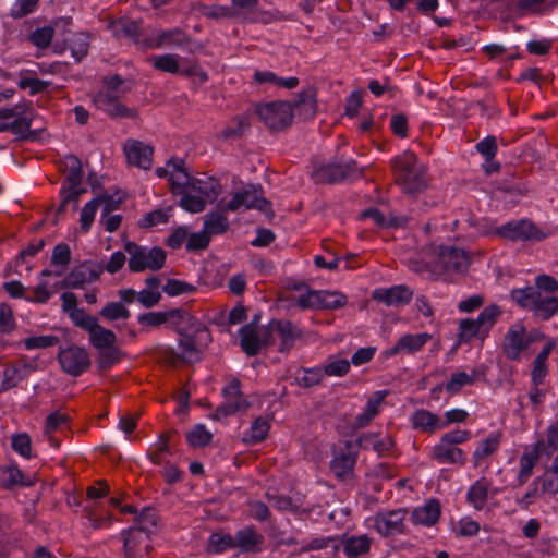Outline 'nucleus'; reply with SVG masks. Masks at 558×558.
Instances as JSON below:
<instances>
[{"mask_svg":"<svg viewBox=\"0 0 558 558\" xmlns=\"http://www.w3.org/2000/svg\"><path fill=\"white\" fill-rule=\"evenodd\" d=\"M511 296L522 307L533 311L544 320L558 311V282L550 276H538L535 287L513 290Z\"/></svg>","mask_w":558,"mask_h":558,"instance_id":"f257e3e1","label":"nucleus"},{"mask_svg":"<svg viewBox=\"0 0 558 558\" xmlns=\"http://www.w3.org/2000/svg\"><path fill=\"white\" fill-rule=\"evenodd\" d=\"M396 182L402 191L409 195H415L427 187L426 172L418 165L416 156L411 151H404L393 160Z\"/></svg>","mask_w":558,"mask_h":558,"instance_id":"f03ea898","label":"nucleus"},{"mask_svg":"<svg viewBox=\"0 0 558 558\" xmlns=\"http://www.w3.org/2000/svg\"><path fill=\"white\" fill-rule=\"evenodd\" d=\"M558 447V421L549 425L547 440L539 439L525 448L520 458V470L517 476L519 485H524L533 475V470L543 456L550 458Z\"/></svg>","mask_w":558,"mask_h":558,"instance_id":"7ed1b4c3","label":"nucleus"},{"mask_svg":"<svg viewBox=\"0 0 558 558\" xmlns=\"http://www.w3.org/2000/svg\"><path fill=\"white\" fill-rule=\"evenodd\" d=\"M126 93L123 80L119 75L104 78V89L94 96L96 107L111 118H135V109L128 108L119 101Z\"/></svg>","mask_w":558,"mask_h":558,"instance_id":"20e7f679","label":"nucleus"},{"mask_svg":"<svg viewBox=\"0 0 558 558\" xmlns=\"http://www.w3.org/2000/svg\"><path fill=\"white\" fill-rule=\"evenodd\" d=\"M59 168L64 175V185L61 190L62 201L58 210L63 211L70 202L77 204L80 196L86 192V189L80 186L83 180V167L76 156H65Z\"/></svg>","mask_w":558,"mask_h":558,"instance_id":"39448f33","label":"nucleus"},{"mask_svg":"<svg viewBox=\"0 0 558 558\" xmlns=\"http://www.w3.org/2000/svg\"><path fill=\"white\" fill-rule=\"evenodd\" d=\"M124 251L129 254V268L133 272H141L146 269L157 271L166 262V252L161 247L146 248L135 242H126Z\"/></svg>","mask_w":558,"mask_h":558,"instance_id":"423d86ee","label":"nucleus"},{"mask_svg":"<svg viewBox=\"0 0 558 558\" xmlns=\"http://www.w3.org/2000/svg\"><path fill=\"white\" fill-rule=\"evenodd\" d=\"M255 113L271 132H280L292 124V104L288 101H271L257 105Z\"/></svg>","mask_w":558,"mask_h":558,"instance_id":"0eeeda50","label":"nucleus"},{"mask_svg":"<svg viewBox=\"0 0 558 558\" xmlns=\"http://www.w3.org/2000/svg\"><path fill=\"white\" fill-rule=\"evenodd\" d=\"M494 233L513 242L542 241L547 238V234L543 230H541L533 221L527 219L507 222L506 225L496 228Z\"/></svg>","mask_w":558,"mask_h":558,"instance_id":"6e6552de","label":"nucleus"},{"mask_svg":"<svg viewBox=\"0 0 558 558\" xmlns=\"http://www.w3.org/2000/svg\"><path fill=\"white\" fill-rule=\"evenodd\" d=\"M434 254L437 257L435 268H440L444 272H464L471 264L469 253L456 246H438L434 248Z\"/></svg>","mask_w":558,"mask_h":558,"instance_id":"1a4fd4ad","label":"nucleus"},{"mask_svg":"<svg viewBox=\"0 0 558 558\" xmlns=\"http://www.w3.org/2000/svg\"><path fill=\"white\" fill-rule=\"evenodd\" d=\"M32 113H27L25 105H16L11 109L0 110V132L11 130L21 137L31 135Z\"/></svg>","mask_w":558,"mask_h":558,"instance_id":"9d476101","label":"nucleus"},{"mask_svg":"<svg viewBox=\"0 0 558 558\" xmlns=\"http://www.w3.org/2000/svg\"><path fill=\"white\" fill-rule=\"evenodd\" d=\"M558 493V482L555 476L549 472L536 477L527 492L517 499V504L523 510H529L530 507L544 495H555Z\"/></svg>","mask_w":558,"mask_h":558,"instance_id":"9b49d317","label":"nucleus"},{"mask_svg":"<svg viewBox=\"0 0 558 558\" xmlns=\"http://www.w3.org/2000/svg\"><path fill=\"white\" fill-rule=\"evenodd\" d=\"M262 194V190L254 186L238 192L226 205L225 210L236 211L243 206L246 209L255 208L268 216H272L270 203Z\"/></svg>","mask_w":558,"mask_h":558,"instance_id":"f8f14e48","label":"nucleus"},{"mask_svg":"<svg viewBox=\"0 0 558 558\" xmlns=\"http://www.w3.org/2000/svg\"><path fill=\"white\" fill-rule=\"evenodd\" d=\"M223 395L226 398V402L219 405L213 417L215 420H220L221 417H226L232 415L240 411H245L250 403L243 397L240 390V380L233 379L225 389Z\"/></svg>","mask_w":558,"mask_h":558,"instance_id":"ddd939ff","label":"nucleus"},{"mask_svg":"<svg viewBox=\"0 0 558 558\" xmlns=\"http://www.w3.org/2000/svg\"><path fill=\"white\" fill-rule=\"evenodd\" d=\"M102 271V265L85 262L75 267L59 284L61 288L80 289L96 281Z\"/></svg>","mask_w":558,"mask_h":558,"instance_id":"4468645a","label":"nucleus"},{"mask_svg":"<svg viewBox=\"0 0 558 558\" xmlns=\"http://www.w3.org/2000/svg\"><path fill=\"white\" fill-rule=\"evenodd\" d=\"M58 357L62 369L72 376L81 375L90 365L87 351L75 345L60 350Z\"/></svg>","mask_w":558,"mask_h":558,"instance_id":"2eb2a0df","label":"nucleus"},{"mask_svg":"<svg viewBox=\"0 0 558 558\" xmlns=\"http://www.w3.org/2000/svg\"><path fill=\"white\" fill-rule=\"evenodd\" d=\"M151 550L149 530L146 525L131 527L124 537L125 558H140Z\"/></svg>","mask_w":558,"mask_h":558,"instance_id":"dca6fc26","label":"nucleus"},{"mask_svg":"<svg viewBox=\"0 0 558 558\" xmlns=\"http://www.w3.org/2000/svg\"><path fill=\"white\" fill-rule=\"evenodd\" d=\"M183 160H169L168 168H172L169 177L171 191L174 194H183L186 190H192L201 194H206L205 191L198 186L199 181L190 177L187 171L183 168Z\"/></svg>","mask_w":558,"mask_h":558,"instance_id":"f3484780","label":"nucleus"},{"mask_svg":"<svg viewBox=\"0 0 558 558\" xmlns=\"http://www.w3.org/2000/svg\"><path fill=\"white\" fill-rule=\"evenodd\" d=\"M192 39L180 28L163 31L156 36H148L143 39V48L155 49L160 47H185Z\"/></svg>","mask_w":558,"mask_h":558,"instance_id":"a211bd4d","label":"nucleus"},{"mask_svg":"<svg viewBox=\"0 0 558 558\" xmlns=\"http://www.w3.org/2000/svg\"><path fill=\"white\" fill-rule=\"evenodd\" d=\"M123 150L130 165L145 170L150 169L154 154L151 146L137 140H128L123 146Z\"/></svg>","mask_w":558,"mask_h":558,"instance_id":"6ab92c4d","label":"nucleus"},{"mask_svg":"<svg viewBox=\"0 0 558 558\" xmlns=\"http://www.w3.org/2000/svg\"><path fill=\"white\" fill-rule=\"evenodd\" d=\"M407 510L397 509L375 517V527L384 536H391L404 532Z\"/></svg>","mask_w":558,"mask_h":558,"instance_id":"aec40b11","label":"nucleus"},{"mask_svg":"<svg viewBox=\"0 0 558 558\" xmlns=\"http://www.w3.org/2000/svg\"><path fill=\"white\" fill-rule=\"evenodd\" d=\"M356 170L355 162L331 163L323 166L313 172L317 183L331 184L344 180Z\"/></svg>","mask_w":558,"mask_h":558,"instance_id":"412c9836","label":"nucleus"},{"mask_svg":"<svg viewBox=\"0 0 558 558\" xmlns=\"http://www.w3.org/2000/svg\"><path fill=\"white\" fill-rule=\"evenodd\" d=\"M235 548L244 554H258L265 545V537L255 526L250 525L239 530L234 534Z\"/></svg>","mask_w":558,"mask_h":558,"instance_id":"4be33fe9","label":"nucleus"},{"mask_svg":"<svg viewBox=\"0 0 558 558\" xmlns=\"http://www.w3.org/2000/svg\"><path fill=\"white\" fill-rule=\"evenodd\" d=\"M531 342L532 339L525 335V328L523 326H514L505 336L502 349L508 359L517 360Z\"/></svg>","mask_w":558,"mask_h":558,"instance_id":"5701e85b","label":"nucleus"},{"mask_svg":"<svg viewBox=\"0 0 558 558\" xmlns=\"http://www.w3.org/2000/svg\"><path fill=\"white\" fill-rule=\"evenodd\" d=\"M293 117L306 121L316 114L317 111V89L310 86L298 94L292 105Z\"/></svg>","mask_w":558,"mask_h":558,"instance_id":"b1692460","label":"nucleus"},{"mask_svg":"<svg viewBox=\"0 0 558 558\" xmlns=\"http://www.w3.org/2000/svg\"><path fill=\"white\" fill-rule=\"evenodd\" d=\"M280 299L289 301L290 306L301 310H317L318 291L311 290L305 284H296L293 287V291H287Z\"/></svg>","mask_w":558,"mask_h":558,"instance_id":"393cba45","label":"nucleus"},{"mask_svg":"<svg viewBox=\"0 0 558 558\" xmlns=\"http://www.w3.org/2000/svg\"><path fill=\"white\" fill-rule=\"evenodd\" d=\"M169 320H172L173 324L179 325L183 322H192L194 318L187 312L179 308L168 312H149L142 314L138 317L140 324L149 327H158Z\"/></svg>","mask_w":558,"mask_h":558,"instance_id":"a878e982","label":"nucleus"},{"mask_svg":"<svg viewBox=\"0 0 558 558\" xmlns=\"http://www.w3.org/2000/svg\"><path fill=\"white\" fill-rule=\"evenodd\" d=\"M372 296L388 306H400L412 300L413 292L407 286L401 284L389 289H376Z\"/></svg>","mask_w":558,"mask_h":558,"instance_id":"bb28decb","label":"nucleus"},{"mask_svg":"<svg viewBox=\"0 0 558 558\" xmlns=\"http://www.w3.org/2000/svg\"><path fill=\"white\" fill-rule=\"evenodd\" d=\"M432 339V335L427 332L404 335L397 343L389 349L386 353L388 356L396 355L399 353L413 354L420 351L426 343Z\"/></svg>","mask_w":558,"mask_h":558,"instance_id":"cd10ccee","label":"nucleus"},{"mask_svg":"<svg viewBox=\"0 0 558 558\" xmlns=\"http://www.w3.org/2000/svg\"><path fill=\"white\" fill-rule=\"evenodd\" d=\"M270 329L275 330L281 340L280 351H289L295 340L301 338L302 331L296 328L290 320L272 319L270 322Z\"/></svg>","mask_w":558,"mask_h":558,"instance_id":"c85d7f7f","label":"nucleus"},{"mask_svg":"<svg viewBox=\"0 0 558 558\" xmlns=\"http://www.w3.org/2000/svg\"><path fill=\"white\" fill-rule=\"evenodd\" d=\"M257 320L258 316L240 329V345L248 356L258 354L263 349L260 339L258 338Z\"/></svg>","mask_w":558,"mask_h":558,"instance_id":"c756f323","label":"nucleus"},{"mask_svg":"<svg viewBox=\"0 0 558 558\" xmlns=\"http://www.w3.org/2000/svg\"><path fill=\"white\" fill-rule=\"evenodd\" d=\"M251 128V116L248 113L234 116L219 134L223 141L239 140L245 135Z\"/></svg>","mask_w":558,"mask_h":558,"instance_id":"7c9ffc66","label":"nucleus"},{"mask_svg":"<svg viewBox=\"0 0 558 558\" xmlns=\"http://www.w3.org/2000/svg\"><path fill=\"white\" fill-rule=\"evenodd\" d=\"M411 421L415 429L427 434H433L437 429L446 427V424L436 414L424 409L415 411Z\"/></svg>","mask_w":558,"mask_h":558,"instance_id":"2f4dec72","label":"nucleus"},{"mask_svg":"<svg viewBox=\"0 0 558 558\" xmlns=\"http://www.w3.org/2000/svg\"><path fill=\"white\" fill-rule=\"evenodd\" d=\"M386 396L387 391L385 390L375 391L369 396L364 412L361 413L354 422L355 428H363L372 422V420L379 413V407L384 402Z\"/></svg>","mask_w":558,"mask_h":558,"instance_id":"473e14b6","label":"nucleus"},{"mask_svg":"<svg viewBox=\"0 0 558 558\" xmlns=\"http://www.w3.org/2000/svg\"><path fill=\"white\" fill-rule=\"evenodd\" d=\"M440 512L441 508L439 501L436 499H430L423 507L413 510L412 521L415 524L430 526L439 520Z\"/></svg>","mask_w":558,"mask_h":558,"instance_id":"72a5a7b5","label":"nucleus"},{"mask_svg":"<svg viewBox=\"0 0 558 558\" xmlns=\"http://www.w3.org/2000/svg\"><path fill=\"white\" fill-rule=\"evenodd\" d=\"M432 459L438 463H450V464H464L465 456L462 449L446 446L445 442L439 441L432 451Z\"/></svg>","mask_w":558,"mask_h":558,"instance_id":"f704fd0d","label":"nucleus"},{"mask_svg":"<svg viewBox=\"0 0 558 558\" xmlns=\"http://www.w3.org/2000/svg\"><path fill=\"white\" fill-rule=\"evenodd\" d=\"M116 37H130L136 45L143 47V39H141L140 24L136 21L122 17L118 21H112L109 24Z\"/></svg>","mask_w":558,"mask_h":558,"instance_id":"c9c22d12","label":"nucleus"},{"mask_svg":"<svg viewBox=\"0 0 558 558\" xmlns=\"http://www.w3.org/2000/svg\"><path fill=\"white\" fill-rule=\"evenodd\" d=\"M69 420V415L60 411H53L47 415L43 427V435L48 439L51 446H59V440L53 437V433L60 430Z\"/></svg>","mask_w":558,"mask_h":558,"instance_id":"e433bc0d","label":"nucleus"},{"mask_svg":"<svg viewBox=\"0 0 558 558\" xmlns=\"http://www.w3.org/2000/svg\"><path fill=\"white\" fill-rule=\"evenodd\" d=\"M356 453L347 450L337 453L330 463L331 471L338 478H345L353 472Z\"/></svg>","mask_w":558,"mask_h":558,"instance_id":"4c0bfd02","label":"nucleus"},{"mask_svg":"<svg viewBox=\"0 0 558 558\" xmlns=\"http://www.w3.org/2000/svg\"><path fill=\"white\" fill-rule=\"evenodd\" d=\"M490 482L485 477L476 481L469 489L466 499L476 509L482 510L487 500Z\"/></svg>","mask_w":558,"mask_h":558,"instance_id":"58836bf2","label":"nucleus"},{"mask_svg":"<svg viewBox=\"0 0 558 558\" xmlns=\"http://www.w3.org/2000/svg\"><path fill=\"white\" fill-rule=\"evenodd\" d=\"M69 24L70 19H58L52 22V25L37 28V49L47 48L51 44L56 31H60V34L64 35Z\"/></svg>","mask_w":558,"mask_h":558,"instance_id":"ea45409f","label":"nucleus"},{"mask_svg":"<svg viewBox=\"0 0 558 558\" xmlns=\"http://www.w3.org/2000/svg\"><path fill=\"white\" fill-rule=\"evenodd\" d=\"M0 481L7 488L13 486H31L33 481L25 476L22 471L15 465H9L0 469Z\"/></svg>","mask_w":558,"mask_h":558,"instance_id":"a19ab883","label":"nucleus"},{"mask_svg":"<svg viewBox=\"0 0 558 558\" xmlns=\"http://www.w3.org/2000/svg\"><path fill=\"white\" fill-rule=\"evenodd\" d=\"M371 544L367 535L351 536L343 541V550L349 558H357L369 551Z\"/></svg>","mask_w":558,"mask_h":558,"instance_id":"79ce46f5","label":"nucleus"},{"mask_svg":"<svg viewBox=\"0 0 558 558\" xmlns=\"http://www.w3.org/2000/svg\"><path fill=\"white\" fill-rule=\"evenodd\" d=\"M70 259H71V251H70L69 245L68 244H58L57 246H54L53 252H52L51 266H53L56 268H60V269H57L54 271L43 270L41 275L48 276V275L54 274L56 276H62L63 269L68 266V264L70 263Z\"/></svg>","mask_w":558,"mask_h":558,"instance_id":"37998d69","label":"nucleus"},{"mask_svg":"<svg viewBox=\"0 0 558 558\" xmlns=\"http://www.w3.org/2000/svg\"><path fill=\"white\" fill-rule=\"evenodd\" d=\"M229 226L225 213L211 211L205 216L204 230L209 236L225 233L229 229Z\"/></svg>","mask_w":558,"mask_h":558,"instance_id":"c03bdc74","label":"nucleus"},{"mask_svg":"<svg viewBox=\"0 0 558 558\" xmlns=\"http://www.w3.org/2000/svg\"><path fill=\"white\" fill-rule=\"evenodd\" d=\"M88 333L90 343L97 349L114 344L117 340L114 332L104 328L98 322L88 330Z\"/></svg>","mask_w":558,"mask_h":558,"instance_id":"a18cd8bd","label":"nucleus"},{"mask_svg":"<svg viewBox=\"0 0 558 558\" xmlns=\"http://www.w3.org/2000/svg\"><path fill=\"white\" fill-rule=\"evenodd\" d=\"M347 304V296L338 291H318L317 310H336Z\"/></svg>","mask_w":558,"mask_h":558,"instance_id":"49530a36","label":"nucleus"},{"mask_svg":"<svg viewBox=\"0 0 558 558\" xmlns=\"http://www.w3.org/2000/svg\"><path fill=\"white\" fill-rule=\"evenodd\" d=\"M460 340L461 341H471L473 338H480L484 340L487 333L484 329L477 324L476 319H462L460 322Z\"/></svg>","mask_w":558,"mask_h":558,"instance_id":"de8ad7c7","label":"nucleus"},{"mask_svg":"<svg viewBox=\"0 0 558 558\" xmlns=\"http://www.w3.org/2000/svg\"><path fill=\"white\" fill-rule=\"evenodd\" d=\"M498 436H492L480 444L473 454L474 465L478 466L486 458L492 456L499 447Z\"/></svg>","mask_w":558,"mask_h":558,"instance_id":"09e8293b","label":"nucleus"},{"mask_svg":"<svg viewBox=\"0 0 558 558\" xmlns=\"http://www.w3.org/2000/svg\"><path fill=\"white\" fill-rule=\"evenodd\" d=\"M98 350V366L101 372L108 369L110 366H112L113 364L118 363L121 360L122 354L114 344H110Z\"/></svg>","mask_w":558,"mask_h":558,"instance_id":"8fccbe9b","label":"nucleus"},{"mask_svg":"<svg viewBox=\"0 0 558 558\" xmlns=\"http://www.w3.org/2000/svg\"><path fill=\"white\" fill-rule=\"evenodd\" d=\"M100 316L106 320L128 319L131 316L130 311L121 302H110L100 311Z\"/></svg>","mask_w":558,"mask_h":558,"instance_id":"3c124183","label":"nucleus"},{"mask_svg":"<svg viewBox=\"0 0 558 558\" xmlns=\"http://www.w3.org/2000/svg\"><path fill=\"white\" fill-rule=\"evenodd\" d=\"M69 46L73 57L80 61L83 59L89 49L88 36L85 33L73 34L72 38L69 39Z\"/></svg>","mask_w":558,"mask_h":558,"instance_id":"603ef678","label":"nucleus"},{"mask_svg":"<svg viewBox=\"0 0 558 558\" xmlns=\"http://www.w3.org/2000/svg\"><path fill=\"white\" fill-rule=\"evenodd\" d=\"M269 427L270 425L266 418L257 417L253 422L251 432L247 437L244 438V440L253 444L263 441L267 437Z\"/></svg>","mask_w":558,"mask_h":558,"instance_id":"864d4df0","label":"nucleus"},{"mask_svg":"<svg viewBox=\"0 0 558 558\" xmlns=\"http://www.w3.org/2000/svg\"><path fill=\"white\" fill-rule=\"evenodd\" d=\"M211 434L204 425H196L192 430L186 433V440L192 447H203L211 441Z\"/></svg>","mask_w":558,"mask_h":558,"instance_id":"5fc2aeb1","label":"nucleus"},{"mask_svg":"<svg viewBox=\"0 0 558 558\" xmlns=\"http://www.w3.org/2000/svg\"><path fill=\"white\" fill-rule=\"evenodd\" d=\"M323 373L318 368L301 369L295 374V380L299 386L310 388L320 383Z\"/></svg>","mask_w":558,"mask_h":558,"instance_id":"6e6d98bb","label":"nucleus"},{"mask_svg":"<svg viewBox=\"0 0 558 558\" xmlns=\"http://www.w3.org/2000/svg\"><path fill=\"white\" fill-rule=\"evenodd\" d=\"M35 256V246L29 244L26 250L22 251L15 262V271L19 275L24 272L31 274L34 267L32 259Z\"/></svg>","mask_w":558,"mask_h":558,"instance_id":"4d7b16f0","label":"nucleus"},{"mask_svg":"<svg viewBox=\"0 0 558 558\" xmlns=\"http://www.w3.org/2000/svg\"><path fill=\"white\" fill-rule=\"evenodd\" d=\"M192 190L184 191L180 201V206L190 213H202L206 203L202 196L192 195Z\"/></svg>","mask_w":558,"mask_h":558,"instance_id":"13d9d810","label":"nucleus"},{"mask_svg":"<svg viewBox=\"0 0 558 558\" xmlns=\"http://www.w3.org/2000/svg\"><path fill=\"white\" fill-rule=\"evenodd\" d=\"M153 65L156 70L166 72V73H178L179 72V62L178 57L175 54H163L154 57Z\"/></svg>","mask_w":558,"mask_h":558,"instance_id":"bf43d9fd","label":"nucleus"},{"mask_svg":"<svg viewBox=\"0 0 558 558\" xmlns=\"http://www.w3.org/2000/svg\"><path fill=\"white\" fill-rule=\"evenodd\" d=\"M475 378L465 372H458L452 374L451 379L446 384L445 388L449 393H458L463 386L472 385Z\"/></svg>","mask_w":558,"mask_h":558,"instance_id":"052dcab7","label":"nucleus"},{"mask_svg":"<svg viewBox=\"0 0 558 558\" xmlns=\"http://www.w3.org/2000/svg\"><path fill=\"white\" fill-rule=\"evenodd\" d=\"M99 199L100 198L92 199L81 210L80 223H81V229L84 232H87L92 227L96 211L99 207Z\"/></svg>","mask_w":558,"mask_h":558,"instance_id":"680f3d73","label":"nucleus"},{"mask_svg":"<svg viewBox=\"0 0 558 558\" xmlns=\"http://www.w3.org/2000/svg\"><path fill=\"white\" fill-rule=\"evenodd\" d=\"M500 314L501 311L497 305H489L481 312L476 319L477 324L488 333V330L494 326Z\"/></svg>","mask_w":558,"mask_h":558,"instance_id":"e2e57ef3","label":"nucleus"},{"mask_svg":"<svg viewBox=\"0 0 558 558\" xmlns=\"http://www.w3.org/2000/svg\"><path fill=\"white\" fill-rule=\"evenodd\" d=\"M170 210L171 208H168L167 210H153L146 214L138 225L141 228H150L159 223H166L170 217Z\"/></svg>","mask_w":558,"mask_h":558,"instance_id":"0e129e2a","label":"nucleus"},{"mask_svg":"<svg viewBox=\"0 0 558 558\" xmlns=\"http://www.w3.org/2000/svg\"><path fill=\"white\" fill-rule=\"evenodd\" d=\"M195 289L193 284L177 279H168L162 288L163 292L171 296L191 293L194 292Z\"/></svg>","mask_w":558,"mask_h":558,"instance_id":"69168bd1","label":"nucleus"},{"mask_svg":"<svg viewBox=\"0 0 558 558\" xmlns=\"http://www.w3.org/2000/svg\"><path fill=\"white\" fill-rule=\"evenodd\" d=\"M12 448L22 457L29 459L32 456V439L27 434H15L12 436Z\"/></svg>","mask_w":558,"mask_h":558,"instance_id":"338daca9","label":"nucleus"},{"mask_svg":"<svg viewBox=\"0 0 558 558\" xmlns=\"http://www.w3.org/2000/svg\"><path fill=\"white\" fill-rule=\"evenodd\" d=\"M476 150L485 158L492 161L497 154V140L495 136H487L476 144Z\"/></svg>","mask_w":558,"mask_h":558,"instance_id":"774afa93","label":"nucleus"}]
</instances>
